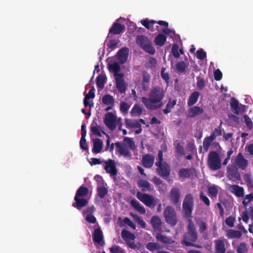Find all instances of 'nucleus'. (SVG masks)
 I'll use <instances>...</instances> for the list:
<instances>
[{
    "mask_svg": "<svg viewBox=\"0 0 253 253\" xmlns=\"http://www.w3.org/2000/svg\"><path fill=\"white\" fill-rule=\"evenodd\" d=\"M165 96V91L163 88L156 85L151 89L148 97H142L141 101L145 107L151 110L158 109L163 105L162 100Z\"/></svg>",
    "mask_w": 253,
    "mask_h": 253,
    "instance_id": "obj_1",
    "label": "nucleus"
},
{
    "mask_svg": "<svg viewBox=\"0 0 253 253\" xmlns=\"http://www.w3.org/2000/svg\"><path fill=\"white\" fill-rule=\"evenodd\" d=\"M198 239V233L195 225L191 219L188 220L187 232L183 236L181 243L186 246H195L193 244Z\"/></svg>",
    "mask_w": 253,
    "mask_h": 253,
    "instance_id": "obj_2",
    "label": "nucleus"
},
{
    "mask_svg": "<svg viewBox=\"0 0 253 253\" xmlns=\"http://www.w3.org/2000/svg\"><path fill=\"white\" fill-rule=\"evenodd\" d=\"M136 43L145 51L151 55L155 53V48L152 46L151 41L146 36L138 35L136 39Z\"/></svg>",
    "mask_w": 253,
    "mask_h": 253,
    "instance_id": "obj_3",
    "label": "nucleus"
},
{
    "mask_svg": "<svg viewBox=\"0 0 253 253\" xmlns=\"http://www.w3.org/2000/svg\"><path fill=\"white\" fill-rule=\"evenodd\" d=\"M194 207V199L192 195L189 194L186 195L183 200L182 208L185 216L187 218L191 217Z\"/></svg>",
    "mask_w": 253,
    "mask_h": 253,
    "instance_id": "obj_4",
    "label": "nucleus"
},
{
    "mask_svg": "<svg viewBox=\"0 0 253 253\" xmlns=\"http://www.w3.org/2000/svg\"><path fill=\"white\" fill-rule=\"evenodd\" d=\"M166 222L169 225L174 226L177 222L176 212L171 206H168L164 211Z\"/></svg>",
    "mask_w": 253,
    "mask_h": 253,
    "instance_id": "obj_5",
    "label": "nucleus"
},
{
    "mask_svg": "<svg viewBox=\"0 0 253 253\" xmlns=\"http://www.w3.org/2000/svg\"><path fill=\"white\" fill-rule=\"evenodd\" d=\"M208 165L210 169L212 170H217L221 168V159L216 151H211L209 153Z\"/></svg>",
    "mask_w": 253,
    "mask_h": 253,
    "instance_id": "obj_6",
    "label": "nucleus"
},
{
    "mask_svg": "<svg viewBox=\"0 0 253 253\" xmlns=\"http://www.w3.org/2000/svg\"><path fill=\"white\" fill-rule=\"evenodd\" d=\"M136 197L149 208H154L157 205L156 200L152 196L148 194L137 192Z\"/></svg>",
    "mask_w": 253,
    "mask_h": 253,
    "instance_id": "obj_7",
    "label": "nucleus"
},
{
    "mask_svg": "<svg viewBox=\"0 0 253 253\" xmlns=\"http://www.w3.org/2000/svg\"><path fill=\"white\" fill-rule=\"evenodd\" d=\"M116 148H117L118 152L122 156L128 158V159H132V155L129 152L127 146L122 143L121 142H117L115 144ZM114 148V144L112 143L110 146V151H113Z\"/></svg>",
    "mask_w": 253,
    "mask_h": 253,
    "instance_id": "obj_8",
    "label": "nucleus"
},
{
    "mask_svg": "<svg viewBox=\"0 0 253 253\" xmlns=\"http://www.w3.org/2000/svg\"><path fill=\"white\" fill-rule=\"evenodd\" d=\"M104 122L111 130H114L117 126V117L112 112H108L105 114Z\"/></svg>",
    "mask_w": 253,
    "mask_h": 253,
    "instance_id": "obj_9",
    "label": "nucleus"
},
{
    "mask_svg": "<svg viewBox=\"0 0 253 253\" xmlns=\"http://www.w3.org/2000/svg\"><path fill=\"white\" fill-rule=\"evenodd\" d=\"M232 161L238 169L242 170L246 169L248 166V161L244 157L241 153H239L234 158L232 159Z\"/></svg>",
    "mask_w": 253,
    "mask_h": 253,
    "instance_id": "obj_10",
    "label": "nucleus"
},
{
    "mask_svg": "<svg viewBox=\"0 0 253 253\" xmlns=\"http://www.w3.org/2000/svg\"><path fill=\"white\" fill-rule=\"evenodd\" d=\"M124 76V74H118V77L115 78L117 88L121 93H125L126 89V83L123 79Z\"/></svg>",
    "mask_w": 253,
    "mask_h": 253,
    "instance_id": "obj_11",
    "label": "nucleus"
},
{
    "mask_svg": "<svg viewBox=\"0 0 253 253\" xmlns=\"http://www.w3.org/2000/svg\"><path fill=\"white\" fill-rule=\"evenodd\" d=\"M155 165L157 167L156 170L158 174H170V166L166 162L156 163Z\"/></svg>",
    "mask_w": 253,
    "mask_h": 253,
    "instance_id": "obj_12",
    "label": "nucleus"
},
{
    "mask_svg": "<svg viewBox=\"0 0 253 253\" xmlns=\"http://www.w3.org/2000/svg\"><path fill=\"white\" fill-rule=\"evenodd\" d=\"M129 53V49L127 47H124L120 49L117 52V59L121 64L126 62L127 60Z\"/></svg>",
    "mask_w": 253,
    "mask_h": 253,
    "instance_id": "obj_13",
    "label": "nucleus"
},
{
    "mask_svg": "<svg viewBox=\"0 0 253 253\" xmlns=\"http://www.w3.org/2000/svg\"><path fill=\"white\" fill-rule=\"evenodd\" d=\"M125 29V25L116 22L109 29L108 36L109 37L111 34L119 35L123 32Z\"/></svg>",
    "mask_w": 253,
    "mask_h": 253,
    "instance_id": "obj_14",
    "label": "nucleus"
},
{
    "mask_svg": "<svg viewBox=\"0 0 253 253\" xmlns=\"http://www.w3.org/2000/svg\"><path fill=\"white\" fill-rule=\"evenodd\" d=\"M74 200L75 202L73 203L72 206L79 210L87 206L88 203V200L84 197L75 196Z\"/></svg>",
    "mask_w": 253,
    "mask_h": 253,
    "instance_id": "obj_15",
    "label": "nucleus"
},
{
    "mask_svg": "<svg viewBox=\"0 0 253 253\" xmlns=\"http://www.w3.org/2000/svg\"><path fill=\"white\" fill-rule=\"evenodd\" d=\"M154 160V156L152 154H148L143 156L141 162L145 168H150L153 166Z\"/></svg>",
    "mask_w": 253,
    "mask_h": 253,
    "instance_id": "obj_16",
    "label": "nucleus"
},
{
    "mask_svg": "<svg viewBox=\"0 0 253 253\" xmlns=\"http://www.w3.org/2000/svg\"><path fill=\"white\" fill-rule=\"evenodd\" d=\"M86 130L85 124H82L81 126V138L80 141V147L84 150H88V145L86 143L85 136Z\"/></svg>",
    "mask_w": 253,
    "mask_h": 253,
    "instance_id": "obj_17",
    "label": "nucleus"
},
{
    "mask_svg": "<svg viewBox=\"0 0 253 253\" xmlns=\"http://www.w3.org/2000/svg\"><path fill=\"white\" fill-rule=\"evenodd\" d=\"M104 169L107 173L110 174H117V169L114 161L109 159L105 162Z\"/></svg>",
    "mask_w": 253,
    "mask_h": 253,
    "instance_id": "obj_18",
    "label": "nucleus"
},
{
    "mask_svg": "<svg viewBox=\"0 0 253 253\" xmlns=\"http://www.w3.org/2000/svg\"><path fill=\"white\" fill-rule=\"evenodd\" d=\"M93 241L101 246L104 245V241H103V233L100 228H97L94 230Z\"/></svg>",
    "mask_w": 253,
    "mask_h": 253,
    "instance_id": "obj_19",
    "label": "nucleus"
},
{
    "mask_svg": "<svg viewBox=\"0 0 253 253\" xmlns=\"http://www.w3.org/2000/svg\"><path fill=\"white\" fill-rule=\"evenodd\" d=\"M204 112V109L199 106H194L189 108L187 112L188 118H194L202 114Z\"/></svg>",
    "mask_w": 253,
    "mask_h": 253,
    "instance_id": "obj_20",
    "label": "nucleus"
},
{
    "mask_svg": "<svg viewBox=\"0 0 253 253\" xmlns=\"http://www.w3.org/2000/svg\"><path fill=\"white\" fill-rule=\"evenodd\" d=\"M150 223L154 231L160 232L162 230V221L160 218L157 215H154L151 217Z\"/></svg>",
    "mask_w": 253,
    "mask_h": 253,
    "instance_id": "obj_21",
    "label": "nucleus"
},
{
    "mask_svg": "<svg viewBox=\"0 0 253 253\" xmlns=\"http://www.w3.org/2000/svg\"><path fill=\"white\" fill-rule=\"evenodd\" d=\"M103 146V141L98 138L93 139V148L92 152L94 154H98L101 152Z\"/></svg>",
    "mask_w": 253,
    "mask_h": 253,
    "instance_id": "obj_22",
    "label": "nucleus"
},
{
    "mask_svg": "<svg viewBox=\"0 0 253 253\" xmlns=\"http://www.w3.org/2000/svg\"><path fill=\"white\" fill-rule=\"evenodd\" d=\"M137 185L139 187H142V191H152L153 190L154 188L147 180L143 179H139L137 182Z\"/></svg>",
    "mask_w": 253,
    "mask_h": 253,
    "instance_id": "obj_23",
    "label": "nucleus"
},
{
    "mask_svg": "<svg viewBox=\"0 0 253 253\" xmlns=\"http://www.w3.org/2000/svg\"><path fill=\"white\" fill-rule=\"evenodd\" d=\"M180 192L179 189L177 188H173L170 193V199L174 205L179 201Z\"/></svg>",
    "mask_w": 253,
    "mask_h": 253,
    "instance_id": "obj_24",
    "label": "nucleus"
},
{
    "mask_svg": "<svg viewBox=\"0 0 253 253\" xmlns=\"http://www.w3.org/2000/svg\"><path fill=\"white\" fill-rule=\"evenodd\" d=\"M215 244V253H225L226 248L223 240H216L214 241Z\"/></svg>",
    "mask_w": 253,
    "mask_h": 253,
    "instance_id": "obj_25",
    "label": "nucleus"
},
{
    "mask_svg": "<svg viewBox=\"0 0 253 253\" xmlns=\"http://www.w3.org/2000/svg\"><path fill=\"white\" fill-rule=\"evenodd\" d=\"M200 96V93L197 91L193 92L190 95L188 100L187 105L189 107H191L194 104H195L199 98Z\"/></svg>",
    "mask_w": 253,
    "mask_h": 253,
    "instance_id": "obj_26",
    "label": "nucleus"
},
{
    "mask_svg": "<svg viewBox=\"0 0 253 253\" xmlns=\"http://www.w3.org/2000/svg\"><path fill=\"white\" fill-rule=\"evenodd\" d=\"M108 68L110 72H112L114 73L115 78L118 77V74H122L121 73H118L120 71V66L117 62H114L113 64H108Z\"/></svg>",
    "mask_w": 253,
    "mask_h": 253,
    "instance_id": "obj_27",
    "label": "nucleus"
},
{
    "mask_svg": "<svg viewBox=\"0 0 253 253\" xmlns=\"http://www.w3.org/2000/svg\"><path fill=\"white\" fill-rule=\"evenodd\" d=\"M130 204L139 213L143 214L146 213L145 209L142 206H141L135 199L131 200Z\"/></svg>",
    "mask_w": 253,
    "mask_h": 253,
    "instance_id": "obj_28",
    "label": "nucleus"
},
{
    "mask_svg": "<svg viewBox=\"0 0 253 253\" xmlns=\"http://www.w3.org/2000/svg\"><path fill=\"white\" fill-rule=\"evenodd\" d=\"M230 106L232 110L235 114L239 115L240 112V108L239 107L238 101L234 98H232L230 100Z\"/></svg>",
    "mask_w": 253,
    "mask_h": 253,
    "instance_id": "obj_29",
    "label": "nucleus"
},
{
    "mask_svg": "<svg viewBox=\"0 0 253 253\" xmlns=\"http://www.w3.org/2000/svg\"><path fill=\"white\" fill-rule=\"evenodd\" d=\"M94 88L92 87L89 90L88 92L85 95L84 99V104L85 107H87L89 104V99L90 98H94L95 97L94 93Z\"/></svg>",
    "mask_w": 253,
    "mask_h": 253,
    "instance_id": "obj_30",
    "label": "nucleus"
},
{
    "mask_svg": "<svg viewBox=\"0 0 253 253\" xmlns=\"http://www.w3.org/2000/svg\"><path fill=\"white\" fill-rule=\"evenodd\" d=\"M121 236L122 238L126 242L127 240H134L135 238L133 234L126 229H124L122 231Z\"/></svg>",
    "mask_w": 253,
    "mask_h": 253,
    "instance_id": "obj_31",
    "label": "nucleus"
},
{
    "mask_svg": "<svg viewBox=\"0 0 253 253\" xmlns=\"http://www.w3.org/2000/svg\"><path fill=\"white\" fill-rule=\"evenodd\" d=\"M187 66L188 65L183 61L178 62L175 65L177 73L178 74L184 73Z\"/></svg>",
    "mask_w": 253,
    "mask_h": 253,
    "instance_id": "obj_32",
    "label": "nucleus"
},
{
    "mask_svg": "<svg viewBox=\"0 0 253 253\" xmlns=\"http://www.w3.org/2000/svg\"><path fill=\"white\" fill-rule=\"evenodd\" d=\"M176 104V100L174 99L172 101L170 98L166 105V108L163 109V111L165 114H168L170 112L171 109H172Z\"/></svg>",
    "mask_w": 253,
    "mask_h": 253,
    "instance_id": "obj_33",
    "label": "nucleus"
},
{
    "mask_svg": "<svg viewBox=\"0 0 253 253\" xmlns=\"http://www.w3.org/2000/svg\"><path fill=\"white\" fill-rule=\"evenodd\" d=\"M102 103L105 105H114L115 100L113 97L110 94H105L102 98Z\"/></svg>",
    "mask_w": 253,
    "mask_h": 253,
    "instance_id": "obj_34",
    "label": "nucleus"
},
{
    "mask_svg": "<svg viewBox=\"0 0 253 253\" xmlns=\"http://www.w3.org/2000/svg\"><path fill=\"white\" fill-rule=\"evenodd\" d=\"M166 40L167 37L165 35L159 34L155 39L154 42L157 45L163 46L165 44Z\"/></svg>",
    "mask_w": 253,
    "mask_h": 253,
    "instance_id": "obj_35",
    "label": "nucleus"
},
{
    "mask_svg": "<svg viewBox=\"0 0 253 253\" xmlns=\"http://www.w3.org/2000/svg\"><path fill=\"white\" fill-rule=\"evenodd\" d=\"M89 192L88 189L84 186H81L76 192L75 196L84 197L86 196Z\"/></svg>",
    "mask_w": 253,
    "mask_h": 253,
    "instance_id": "obj_36",
    "label": "nucleus"
},
{
    "mask_svg": "<svg viewBox=\"0 0 253 253\" xmlns=\"http://www.w3.org/2000/svg\"><path fill=\"white\" fill-rule=\"evenodd\" d=\"M242 235V232L239 230L230 229L228 231L227 236L229 238H240Z\"/></svg>",
    "mask_w": 253,
    "mask_h": 253,
    "instance_id": "obj_37",
    "label": "nucleus"
},
{
    "mask_svg": "<svg viewBox=\"0 0 253 253\" xmlns=\"http://www.w3.org/2000/svg\"><path fill=\"white\" fill-rule=\"evenodd\" d=\"M141 24L147 29L153 31V26L152 25L156 23V21L151 20H148V19L142 20L141 21Z\"/></svg>",
    "mask_w": 253,
    "mask_h": 253,
    "instance_id": "obj_38",
    "label": "nucleus"
},
{
    "mask_svg": "<svg viewBox=\"0 0 253 253\" xmlns=\"http://www.w3.org/2000/svg\"><path fill=\"white\" fill-rule=\"evenodd\" d=\"M106 80V77L105 76L99 75L96 78V85L97 87L102 89L104 87Z\"/></svg>",
    "mask_w": 253,
    "mask_h": 253,
    "instance_id": "obj_39",
    "label": "nucleus"
},
{
    "mask_svg": "<svg viewBox=\"0 0 253 253\" xmlns=\"http://www.w3.org/2000/svg\"><path fill=\"white\" fill-rule=\"evenodd\" d=\"M237 253H248V248L245 242H241L237 247Z\"/></svg>",
    "mask_w": 253,
    "mask_h": 253,
    "instance_id": "obj_40",
    "label": "nucleus"
},
{
    "mask_svg": "<svg viewBox=\"0 0 253 253\" xmlns=\"http://www.w3.org/2000/svg\"><path fill=\"white\" fill-rule=\"evenodd\" d=\"M130 113L131 115L133 116H139L142 113V109L140 106L135 104L133 107Z\"/></svg>",
    "mask_w": 253,
    "mask_h": 253,
    "instance_id": "obj_41",
    "label": "nucleus"
},
{
    "mask_svg": "<svg viewBox=\"0 0 253 253\" xmlns=\"http://www.w3.org/2000/svg\"><path fill=\"white\" fill-rule=\"evenodd\" d=\"M214 139L210 135L209 137H206L203 141V147L205 151H207L211 145L212 142Z\"/></svg>",
    "mask_w": 253,
    "mask_h": 253,
    "instance_id": "obj_42",
    "label": "nucleus"
},
{
    "mask_svg": "<svg viewBox=\"0 0 253 253\" xmlns=\"http://www.w3.org/2000/svg\"><path fill=\"white\" fill-rule=\"evenodd\" d=\"M108 193V189L104 186H99L97 188V195L103 199Z\"/></svg>",
    "mask_w": 253,
    "mask_h": 253,
    "instance_id": "obj_43",
    "label": "nucleus"
},
{
    "mask_svg": "<svg viewBox=\"0 0 253 253\" xmlns=\"http://www.w3.org/2000/svg\"><path fill=\"white\" fill-rule=\"evenodd\" d=\"M90 130L92 133L97 136H101L102 131H104L102 129V127L100 126L96 125V126H91Z\"/></svg>",
    "mask_w": 253,
    "mask_h": 253,
    "instance_id": "obj_44",
    "label": "nucleus"
},
{
    "mask_svg": "<svg viewBox=\"0 0 253 253\" xmlns=\"http://www.w3.org/2000/svg\"><path fill=\"white\" fill-rule=\"evenodd\" d=\"M146 248L151 252H154L155 250L160 249L161 246L157 243L149 242L146 245Z\"/></svg>",
    "mask_w": 253,
    "mask_h": 253,
    "instance_id": "obj_45",
    "label": "nucleus"
},
{
    "mask_svg": "<svg viewBox=\"0 0 253 253\" xmlns=\"http://www.w3.org/2000/svg\"><path fill=\"white\" fill-rule=\"evenodd\" d=\"M234 192L235 195L238 197H242L244 196V189L243 187L238 185H234Z\"/></svg>",
    "mask_w": 253,
    "mask_h": 253,
    "instance_id": "obj_46",
    "label": "nucleus"
},
{
    "mask_svg": "<svg viewBox=\"0 0 253 253\" xmlns=\"http://www.w3.org/2000/svg\"><path fill=\"white\" fill-rule=\"evenodd\" d=\"M209 196L216 198L218 194V190L215 186H210L208 189Z\"/></svg>",
    "mask_w": 253,
    "mask_h": 253,
    "instance_id": "obj_47",
    "label": "nucleus"
},
{
    "mask_svg": "<svg viewBox=\"0 0 253 253\" xmlns=\"http://www.w3.org/2000/svg\"><path fill=\"white\" fill-rule=\"evenodd\" d=\"M238 168L236 165L233 164L229 165L227 168L228 174H239L238 172Z\"/></svg>",
    "mask_w": 253,
    "mask_h": 253,
    "instance_id": "obj_48",
    "label": "nucleus"
},
{
    "mask_svg": "<svg viewBox=\"0 0 253 253\" xmlns=\"http://www.w3.org/2000/svg\"><path fill=\"white\" fill-rule=\"evenodd\" d=\"M111 253H126L125 251L119 246H113L109 249Z\"/></svg>",
    "mask_w": 253,
    "mask_h": 253,
    "instance_id": "obj_49",
    "label": "nucleus"
},
{
    "mask_svg": "<svg viewBox=\"0 0 253 253\" xmlns=\"http://www.w3.org/2000/svg\"><path fill=\"white\" fill-rule=\"evenodd\" d=\"M221 123L217 128H215L211 134V136L215 139L216 137L221 136L222 135V129L221 128Z\"/></svg>",
    "mask_w": 253,
    "mask_h": 253,
    "instance_id": "obj_50",
    "label": "nucleus"
},
{
    "mask_svg": "<svg viewBox=\"0 0 253 253\" xmlns=\"http://www.w3.org/2000/svg\"><path fill=\"white\" fill-rule=\"evenodd\" d=\"M124 142L128 144L129 148L132 150H134L136 149L135 143L132 138L126 137L124 138Z\"/></svg>",
    "mask_w": 253,
    "mask_h": 253,
    "instance_id": "obj_51",
    "label": "nucleus"
},
{
    "mask_svg": "<svg viewBox=\"0 0 253 253\" xmlns=\"http://www.w3.org/2000/svg\"><path fill=\"white\" fill-rule=\"evenodd\" d=\"M156 238L158 240L164 243H169V239L167 237L164 236L161 233L157 234Z\"/></svg>",
    "mask_w": 253,
    "mask_h": 253,
    "instance_id": "obj_52",
    "label": "nucleus"
},
{
    "mask_svg": "<svg viewBox=\"0 0 253 253\" xmlns=\"http://www.w3.org/2000/svg\"><path fill=\"white\" fill-rule=\"evenodd\" d=\"M129 108L130 105L126 102H122L120 104V110L123 113H127Z\"/></svg>",
    "mask_w": 253,
    "mask_h": 253,
    "instance_id": "obj_53",
    "label": "nucleus"
},
{
    "mask_svg": "<svg viewBox=\"0 0 253 253\" xmlns=\"http://www.w3.org/2000/svg\"><path fill=\"white\" fill-rule=\"evenodd\" d=\"M253 200V192L248 195H247L245 199L243 201L242 203L244 207H246L248 204Z\"/></svg>",
    "mask_w": 253,
    "mask_h": 253,
    "instance_id": "obj_54",
    "label": "nucleus"
},
{
    "mask_svg": "<svg viewBox=\"0 0 253 253\" xmlns=\"http://www.w3.org/2000/svg\"><path fill=\"white\" fill-rule=\"evenodd\" d=\"M245 123L250 130H252L253 128V123L250 118L248 115L244 116Z\"/></svg>",
    "mask_w": 253,
    "mask_h": 253,
    "instance_id": "obj_55",
    "label": "nucleus"
},
{
    "mask_svg": "<svg viewBox=\"0 0 253 253\" xmlns=\"http://www.w3.org/2000/svg\"><path fill=\"white\" fill-rule=\"evenodd\" d=\"M135 221L142 227V228H145L146 227V223L145 221L138 215L135 214L133 216Z\"/></svg>",
    "mask_w": 253,
    "mask_h": 253,
    "instance_id": "obj_56",
    "label": "nucleus"
},
{
    "mask_svg": "<svg viewBox=\"0 0 253 253\" xmlns=\"http://www.w3.org/2000/svg\"><path fill=\"white\" fill-rule=\"evenodd\" d=\"M171 52L174 57L178 58L180 57V53L179 52V47L176 44L173 45L171 49Z\"/></svg>",
    "mask_w": 253,
    "mask_h": 253,
    "instance_id": "obj_57",
    "label": "nucleus"
},
{
    "mask_svg": "<svg viewBox=\"0 0 253 253\" xmlns=\"http://www.w3.org/2000/svg\"><path fill=\"white\" fill-rule=\"evenodd\" d=\"M175 150L176 152L180 155H184L185 154L184 148L179 142H177L176 144Z\"/></svg>",
    "mask_w": 253,
    "mask_h": 253,
    "instance_id": "obj_58",
    "label": "nucleus"
},
{
    "mask_svg": "<svg viewBox=\"0 0 253 253\" xmlns=\"http://www.w3.org/2000/svg\"><path fill=\"white\" fill-rule=\"evenodd\" d=\"M206 52L203 49L198 50L196 52V56L199 59L203 60L206 57Z\"/></svg>",
    "mask_w": 253,
    "mask_h": 253,
    "instance_id": "obj_59",
    "label": "nucleus"
},
{
    "mask_svg": "<svg viewBox=\"0 0 253 253\" xmlns=\"http://www.w3.org/2000/svg\"><path fill=\"white\" fill-rule=\"evenodd\" d=\"M119 42V41L115 40L112 39L109 41L108 43L107 44V46L109 48L113 50L114 48L117 47V45Z\"/></svg>",
    "mask_w": 253,
    "mask_h": 253,
    "instance_id": "obj_60",
    "label": "nucleus"
},
{
    "mask_svg": "<svg viewBox=\"0 0 253 253\" xmlns=\"http://www.w3.org/2000/svg\"><path fill=\"white\" fill-rule=\"evenodd\" d=\"M197 86L199 89H203L205 87V82L204 79L200 77L197 78Z\"/></svg>",
    "mask_w": 253,
    "mask_h": 253,
    "instance_id": "obj_61",
    "label": "nucleus"
},
{
    "mask_svg": "<svg viewBox=\"0 0 253 253\" xmlns=\"http://www.w3.org/2000/svg\"><path fill=\"white\" fill-rule=\"evenodd\" d=\"M142 81L147 82V83H150V80H151V75L148 72H147L145 71H144L142 72Z\"/></svg>",
    "mask_w": 253,
    "mask_h": 253,
    "instance_id": "obj_62",
    "label": "nucleus"
},
{
    "mask_svg": "<svg viewBox=\"0 0 253 253\" xmlns=\"http://www.w3.org/2000/svg\"><path fill=\"white\" fill-rule=\"evenodd\" d=\"M244 179L246 181L248 186L253 188V181L250 177V175H244Z\"/></svg>",
    "mask_w": 253,
    "mask_h": 253,
    "instance_id": "obj_63",
    "label": "nucleus"
},
{
    "mask_svg": "<svg viewBox=\"0 0 253 253\" xmlns=\"http://www.w3.org/2000/svg\"><path fill=\"white\" fill-rule=\"evenodd\" d=\"M198 225L199 227V231L201 233H203L207 229V225L205 221L203 220L200 221L198 222Z\"/></svg>",
    "mask_w": 253,
    "mask_h": 253,
    "instance_id": "obj_64",
    "label": "nucleus"
}]
</instances>
